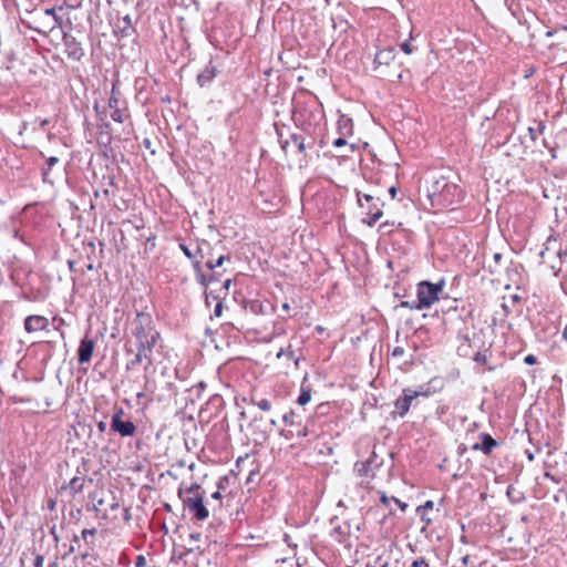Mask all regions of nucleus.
Masks as SVG:
<instances>
[{
  "mask_svg": "<svg viewBox=\"0 0 567 567\" xmlns=\"http://www.w3.org/2000/svg\"><path fill=\"white\" fill-rule=\"evenodd\" d=\"M462 198V189L444 176L435 179L429 188V199L431 200V205L437 209L447 208L458 204Z\"/></svg>",
  "mask_w": 567,
  "mask_h": 567,
  "instance_id": "1",
  "label": "nucleus"
},
{
  "mask_svg": "<svg viewBox=\"0 0 567 567\" xmlns=\"http://www.w3.org/2000/svg\"><path fill=\"white\" fill-rule=\"evenodd\" d=\"M132 333L136 338V344H145L152 338H159V332L155 329L151 315L145 312L136 315Z\"/></svg>",
  "mask_w": 567,
  "mask_h": 567,
  "instance_id": "2",
  "label": "nucleus"
},
{
  "mask_svg": "<svg viewBox=\"0 0 567 567\" xmlns=\"http://www.w3.org/2000/svg\"><path fill=\"white\" fill-rule=\"evenodd\" d=\"M443 282L432 284L422 281L417 285V301L420 306L425 309L430 308L439 300V293L443 290Z\"/></svg>",
  "mask_w": 567,
  "mask_h": 567,
  "instance_id": "3",
  "label": "nucleus"
},
{
  "mask_svg": "<svg viewBox=\"0 0 567 567\" xmlns=\"http://www.w3.org/2000/svg\"><path fill=\"white\" fill-rule=\"evenodd\" d=\"M159 338H152L145 344H136L137 352L133 360H131L127 364V368H134L141 364L143 361H146L147 364H152V357L155 346L159 342Z\"/></svg>",
  "mask_w": 567,
  "mask_h": 567,
  "instance_id": "4",
  "label": "nucleus"
},
{
  "mask_svg": "<svg viewBox=\"0 0 567 567\" xmlns=\"http://www.w3.org/2000/svg\"><path fill=\"white\" fill-rule=\"evenodd\" d=\"M123 410L118 409L112 416L111 429L121 436H131L135 433L136 426L130 420H122Z\"/></svg>",
  "mask_w": 567,
  "mask_h": 567,
  "instance_id": "5",
  "label": "nucleus"
},
{
  "mask_svg": "<svg viewBox=\"0 0 567 567\" xmlns=\"http://www.w3.org/2000/svg\"><path fill=\"white\" fill-rule=\"evenodd\" d=\"M183 502L197 520H205L209 516V512L205 507L202 496H189L184 498Z\"/></svg>",
  "mask_w": 567,
  "mask_h": 567,
  "instance_id": "6",
  "label": "nucleus"
},
{
  "mask_svg": "<svg viewBox=\"0 0 567 567\" xmlns=\"http://www.w3.org/2000/svg\"><path fill=\"white\" fill-rule=\"evenodd\" d=\"M420 395L419 392L405 389L403 395L398 398L394 406L400 416H404L411 406L412 401Z\"/></svg>",
  "mask_w": 567,
  "mask_h": 567,
  "instance_id": "7",
  "label": "nucleus"
},
{
  "mask_svg": "<svg viewBox=\"0 0 567 567\" xmlns=\"http://www.w3.org/2000/svg\"><path fill=\"white\" fill-rule=\"evenodd\" d=\"M63 41L68 58L80 61L84 54L81 43L72 35H64Z\"/></svg>",
  "mask_w": 567,
  "mask_h": 567,
  "instance_id": "8",
  "label": "nucleus"
},
{
  "mask_svg": "<svg viewBox=\"0 0 567 567\" xmlns=\"http://www.w3.org/2000/svg\"><path fill=\"white\" fill-rule=\"evenodd\" d=\"M49 320L43 316H29L24 320V329L27 332L32 333L37 331L48 330Z\"/></svg>",
  "mask_w": 567,
  "mask_h": 567,
  "instance_id": "9",
  "label": "nucleus"
},
{
  "mask_svg": "<svg viewBox=\"0 0 567 567\" xmlns=\"http://www.w3.org/2000/svg\"><path fill=\"white\" fill-rule=\"evenodd\" d=\"M93 350L94 341L87 338L82 339L78 350L79 362L82 364L89 362L91 360Z\"/></svg>",
  "mask_w": 567,
  "mask_h": 567,
  "instance_id": "10",
  "label": "nucleus"
},
{
  "mask_svg": "<svg viewBox=\"0 0 567 567\" xmlns=\"http://www.w3.org/2000/svg\"><path fill=\"white\" fill-rule=\"evenodd\" d=\"M482 443L473 445V450H481L484 454L489 455L492 450L497 446V442L488 434H481Z\"/></svg>",
  "mask_w": 567,
  "mask_h": 567,
  "instance_id": "11",
  "label": "nucleus"
},
{
  "mask_svg": "<svg viewBox=\"0 0 567 567\" xmlns=\"http://www.w3.org/2000/svg\"><path fill=\"white\" fill-rule=\"evenodd\" d=\"M394 59V49L388 48L379 51L375 54L374 63L378 64H389Z\"/></svg>",
  "mask_w": 567,
  "mask_h": 567,
  "instance_id": "12",
  "label": "nucleus"
},
{
  "mask_svg": "<svg viewBox=\"0 0 567 567\" xmlns=\"http://www.w3.org/2000/svg\"><path fill=\"white\" fill-rule=\"evenodd\" d=\"M391 561V555L389 551L383 550L372 561L369 563V567H389Z\"/></svg>",
  "mask_w": 567,
  "mask_h": 567,
  "instance_id": "13",
  "label": "nucleus"
},
{
  "mask_svg": "<svg viewBox=\"0 0 567 567\" xmlns=\"http://www.w3.org/2000/svg\"><path fill=\"white\" fill-rule=\"evenodd\" d=\"M64 488L68 489L72 496H74L75 494L81 493L83 491L84 478L75 476L69 482L68 486Z\"/></svg>",
  "mask_w": 567,
  "mask_h": 567,
  "instance_id": "14",
  "label": "nucleus"
},
{
  "mask_svg": "<svg viewBox=\"0 0 567 567\" xmlns=\"http://www.w3.org/2000/svg\"><path fill=\"white\" fill-rule=\"evenodd\" d=\"M374 208V210H372V208H369V217L363 219V223H365L368 226H373L383 215L382 210L379 207Z\"/></svg>",
  "mask_w": 567,
  "mask_h": 567,
  "instance_id": "15",
  "label": "nucleus"
},
{
  "mask_svg": "<svg viewBox=\"0 0 567 567\" xmlns=\"http://www.w3.org/2000/svg\"><path fill=\"white\" fill-rule=\"evenodd\" d=\"M56 163H59V158L55 156L47 158L45 166L42 168V176L44 182L48 181L49 172Z\"/></svg>",
  "mask_w": 567,
  "mask_h": 567,
  "instance_id": "16",
  "label": "nucleus"
},
{
  "mask_svg": "<svg viewBox=\"0 0 567 567\" xmlns=\"http://www.w3.org/2000/svg\"><path fill=\"white\" fill-rule=\"evenodd\" d=\"M215 76V73L213 70H205L203 73H200L197 78L198 83L203 86L210 82Z\"/></svg>",
  "mask_w": 567,
  "mask_h": 567,
  "instance_id": "17",
  "label": "nucleus"
},
{
  "mask_svg": "<svg viewBox=\"0 0 567 567\" xmlns=\"http://www.w3.org/2000/svg\"><path fill=\"white\" fill-rule=\"evenodd\" d=\"M311 400V390L309 388H301V392L298 396V404L305 405Z\"/></svg>",
  "mask_w": 567,
  "mask_h": 567,
  "instance_id": "18",
  "label": "nucleus"
},
{
  "mask_svg": "<svg viewBox=\"0 0 567 567\" xmlns=\"http://www.w3.org/2000/svg\"><path fill=\"white\" fill-rule=\"evenodd\" d=\"M354 471L358 473L359 476H365V475H368V473L370 471V463L369 462L355 463Z\"/></svg>",
  "mask_w": 567,
  "mask_h": 567,
  "instance_id": "19",
  "label": "nucleus"
},
{
  "mask_svg": "<svg viewBox=\"0 0 567 567\" xmlns=\"http://www.w3.org/2000/svg\"><path fill=\"white\" fill-rule=\"evenodd\" d=\"M251 403L257 405L261 411H269L271 409V403L267 399L256 400V398H251Z\"/></svg>",
  "mask_w": 567,
  "mask_h": 567,
  "instance_id": "20",
  "label": "nucleus"
},
{
  "mask_svg": "<svg viewBox=\"0 0 567 567\" xmlns=\"http://www.w3.org/2000/svg\"><path fill=\"white\" fill-rule=\"evenodd\" d=\"M110 116L118 123H123L125 117L124 112L120 107L111 110Z\"/></svg>",
  "mask_w": 567,
  "mask_h": 567,
  "instance_id": "21",
  "label": "nucleus"
},
{
  "mask_svg": "<svg viewBox=\"0 0 567 567\" xmlns=\"http://www.w3.org/2000/svg\"><path fill=\"white\" fill-rule=\"evenodd\" d=\"M291 143L298 148L300 153L305 152V143L303 140L298 135L291 136Z\"/></svg>",
  "mask_w": 567,
  "mask_h": 567,
  "instance_id": "22",
  "label": "nucleus"
},
{
  "mask_svg": "<svg viewBox=\"0 0 567 567\" xmlns=\"http://www.w3.org/2000/svg\"><path fill=\"white\" fill-rule=\"evenodd\" d=\"M109 109L110 110H113V109H117L118 107V99L117 96L115 95V86L113 85V89H112V94L109 99Z\"/></svg>",
  "mask_w": 567,
  "mask_h": 567,
  "instance_id": "23",
  "label": "nucleus"
},
{
  "mask_svg": "<svg viewBox=\"0 0 567 567\" xmlns=\"http://www.w3.org/2000/svg\"><path fill=\"white\" fill-rule=\"evenodd\" d=\"M225 260V256H219L215 261L209 260L206 262L207 268L215 269L217 267H220Z\"/></svg>",
  "mask_w": 567,
  "mask_h": 567,
  "instance_id": "24",
  "label": "nucleus"
},
{
  "mask_svg": "<svg viewBox=\"0 0 567 567\" xmlns=\"http://www.w3.org/2000/svg\"><path fill=\"white\" fill-rule=\"evenodd\" d=\"M400 306H401L402 308H409V309H415V310H421V309H423V308L420 306V302H419V301H413V302H410V301H402Z\"/></svg>",
  "mask_w": 567,
  "mask_h": 567,
  "instance_id": "25",
  "label": "nucleus"
},
{
  "mask_svg": "<svg viewBox=\"0 0 567 567\" xmlns=\"http://www.w3.org/2000/svg\"><path fill=\"white\" fill-rule=\"evenodd\" d=\"M357 196H358V203L361 207H363V199L368 203L372 202L374 199L373 196L369 195V194H364L362 195L360 192L357 193Z\"/></svg>",
  "mask_w": 567,
  "mask_h": 567,
  "instance_id": "26",
  "label": "nucleus"
},
{
  "mask_svg": "<svg viewBox=\"0 0 567 567\" xmlns=\"http://www.w3.org/2000/svg\"><path fill=\"white\" fill-rule=\"evenodd\" d=\"M351 120L346 117V116H342L339 121H338V125L340 128H349V131L351 130Z\"/></svg>",
  "mask_w": 567,
  "mask_h": 567,
  "instance_id": "27",
  "label": "nucleus"
},
{
  "mask_svg": "<svg viewBox=\"0 0 567 567\" xmlns=\"http://www.w3.org/2000/svg\"><path fill=\"white\" fill-rule=\"evenodd\" d=\"M295 416H296L295 412L290 411L284 415L282 420L286 424L293 425Z\"/></svg>",
  "mask_w": 567,
  "mask_h": 567,
  "instance_id": "28",
  "label": "nucleus"
},
{
  "mask_svg": "<svg viewBox=\"0 0 567 567\" xmlns=\"http://www.w3.org/2000/svg\"><path fill=\"white\" fill-rule=\"evenodd\" d=\"M411 567H429V564L424 558H417L412 561Z\"/></svg>",
  "mask_w": 567,
  "mask_h": 567,
  "instance_id": "29",
  "label": "nucleus"
},
{
  "mask_svg": "<svg viewBox=\"0 0 567 567\" xmlns=\"http://www.w3.org/2000/svg\"><path fill=\"white\" fill-rule=\"evenodd\" d=\"M44 16L52 17L54 19L55 23L59 22V17L55 14V9L54 8H47L44 10Z\"/></svg>",
  "mask_w": 567,
  "mask_h": 567,
  "instance_id": "30",
  "label": "nucleus"
},
{
  "mask_svg": "<svg viewBox=\"0 0 567 567\" xmlns=\"http://www.w3.org/2000/svg\"><path fill=\"white\" fill-rule=\"evenodd\" d=\"M401 50L405 53V54H411L413 52V48L412 45L409 43V42H403L401 44Z\"/></svg>",
  "mask_w": 567,
  "mask_h": 567,
  "instance_id": "31",
  "label": "nucleus"
},
{
  "mask_svg": "<svg viewBox=\"0 0 567 567\" xmlns=\"http://www.w3.org/2000/svg\"><path fill=\"white\" fill-rule=\"evenodd\" d=\"M524 362L528 365L537 363V358L534 354H528L524 358Z\"/></svg>",
  "mask_w": 567,
  "mask_h": 567,
  "instance_id": "32",
  "label": "nucleus"
},
{
  "mask_svg": "<svg viewBox=\"0 0 567 567\" xmlns=\"http://www.w3.org/2000/svg\"><path fill=\"white\" fill-rule=\"evenodd\" d=\"M181 249L183 250V252L190 259H193L195 257V255L190 251V249L188 248V246L184 245V244H181L179 245Z\"/></svg>",
  "mask_w": 567,
  "mask_h": 567,
  "instance_id": "33",
  "label": "nucleus"
},
{
  "mask_svg": "<svg viewBox=\"0 0 567 567\" xmlns=\"http://www.w3.org/2000/svg\"><path fill=\"white\" fill-rule=\"evenodd\" d=\"M332 144L334 147H341L347 144V141L343 137H339V138H336Z\"/></svg>",
  "mask_w": 567,
  "mask_h": 567,
  "instance_id": "34",
  "label": "nucleus"
},
{
  "mask_svg": "<svg viewBox=\"0 0 567 567\" xmlns=\"http://www.w3.org/2000/svg\"><path fill=\"white\" fill-rule=\"evenodd\" d=\"M81 534H82V538L86 540L87 536H93L95 534V529L94 528L83 529Z\"/></svg>",
  "mask_w": 567,
  "mask_h": 567,
  "instance_id": "35",
  "label": "nucleus"
},
{
  "mask_svg": "<svg viewBox=\"0 0 567 567\" xmlns=\"http://www.w3.org/2000/svg\"><path fill=\"white\" fill-rule=\"evenodd\" d=\"M221 312H223V303H221V302H218V303L215 306L214 315H215V317H220V316H221Z\"/></svg>",
  "mask_w": 567,
  "mask_h": 567,
  "instance_id": "36",
  "label": "nucleus"
},
{
  "mask_svg": "<svg viewBox=\"0 0 567 567\" xmlns=\"http://www.w3.org/2000/svg\"><path fill=\"white\" fill-rule=\"evenodd\" d=\"M403 353H404V349L402 347H396L392 351L393 357H401V355H403Z\"/></svg>",
  "mask_w": 567,
  "mask_h": 567,
  "instance_id": "37",
  "label": "nucleus"
},
{
  "mask_svg": "<svg viewBox=\"0 0 567 567\" xmlns=\"http://www.w3.org/2000/svg\"><path fill=\"white\" fill-rule=\"evenodd\" d=\"M286 355H288L290 359H293V360H295L296 365H298V361H299V359L295 357V352L290 349V347H289V348H288V350L286 351Z\"/></svg>",
  "mask_w": 567,
  "mask_h": 567,
  "instance_id": "38",
  "label": "nucleus"
},
{
  "mask_svg": "<svg viewBox=\"0 0 567 567\" xmlns=\"http://www.w3.org/2000/svg\"><path fill=\"white\" fill-rule=\"evenodd\" d=\"M474 360L476 362L484 363L486 361V358H485L484 354L478 352V353L475 354Z\"/></svg>",
  "mask_w": 567,
  "mask_h": 567,
  "instance_id": "39",
  "label": "nucleus"
},
{
  "mask_svg": "<svg viewBox=\"0 0 567 567\" xmlns=\"http://www.w3.org/2000/svg\"><path fill=\"white\" fill-rule=\"evenodd\" d=\"M136 566L137 567L145 566V558L143 556H137V558H136Z\"/></svg>",
  "mask_w": 567,
  "mask_h": 567,
  "instance_id": "40",
  "label": "nucleus"
},
{
  "mask_svg": "<svg viewBox=\"0 0 567 567\" xmlns=\"http://www.w3.org/2000/svg\"><path fill=\"white\" fill-rule=\"evenodd\" d=\"M71 2V8H79L81 6L82 0H69Z\"/></svg>",
  "mask_w": 567,
  "mask_h": 567,
  "instance_id": "41",
  "label": "nucleus"
},
{
  "mask_svg": "<svg viewBox=\"0 0 567 567\" xmlns=\"http://www.w3.org/2000/svg\"><path fill=\"white\" fill-rule=\"evenodd\" d=\"M199 486L197 484H193L189 487L185 489L186 493H193L194 491L198 489Z\"/></svg>",
  "mask_w": 567,
  "mask_h": 567,
  "instance_id": "42",
  "label": "nucleus"
},
{
  "mask_svg": "<svg viewBox=\"0 0 567 567\" xmlns=\"http://www.w3.org/2000/svg\"><path fill=\"white\" fill-rule=\"evenodd\" d=\"M43 558L41 556L35 558L34 566L35 567H42Z\"/></svg>",
  "mask_w": 567,
  "mask_h": 567,
  "instance_id": "43",
  "label": "nucleus"
},
{
  "mask_svg": "<svg viewBox=\"0 0 567 567\" xmlns=\"http://www.w3.org/2000/svg\"><path fill=\"white\" fill-rule=\"evenodd\" d=\"M97 429H99L100 432H104L105 429H106V423L103 422V421L99 422Z\"/></svg>",
  "mask_w": 567,
  "mask_h": 567,
  "instance_id": "44",
  "label": "nucleus"
},
{
  "mask_svg": "<svg viewBox=\"0 0 567 567\" xmlns=\"http://www.w3.org/2000/svg\"><path fill=\"white\" fill-rule=\"evenodd\" d=\"M433 507V502L432 501H427L424 506L422 507H419L417 511H421L422 508H432Z\"/></svg>",
  "mask_w": 567,
  "mask_h": 567,
  "instance_id": "45",
  "label": "nucleus"
},
{
  "mask_svg": "<svg viewBox=\"0 0 567 567\" xmlns=\"http://www.w3.org/2000/svg\"><path fill=\"white\" fill-rule=\"evenodd\" d=\"M392 499H393V501H394V502H395V503L401 507V509H403V511L405 509L406 504L401 503L399 499H396V498H394V497H393Z\"/></svg>",
  "mask_w": 567,
  "mask_h": 567,
  "instance_id": "46",
  "label": "nucleus"
},
{
  "mask_svg": "<svg viewBox=\"0 0 567 567\" xmlns=\"http://www.w3.org/2000/svg\"><path fill=\"white\" fill-rule=\"evenodd\" d=\"M389 193H390L391 197H392V198H394V197H395V195H396V188H395V187H393V186H392V187H390V188H389Z\"/></svg>",
  "mask_w": 567,
  "mask_h": 567,
  "instance_id": "47",
  "label": "nucleus"
},
{
  "mask_svg": "<svg viewBox=\"0 0 567 567\" xmlns=\"http://www.w3.org/2000/svg\"><path fill=\"white\" fill-rule=\"evenodd\" d=\"M124 518H125V520H130V518H131L128 508H124Z\"/></svg>",
  "mask_w": 567,
  "mask_h": 567,
  "instance_id": "48",
  "label": "nucleus"
},
{
  "mask_svg": "<svg viewBox=\"0 0 567 567\" xmlns=\"http://www.w3.org/2000/svg\"><path fill=\"white\" fill-rule=\"evenodd\" d=\"M212 497L215 498V499H220L221 498V494H220V492L217 491V492L213 493Z\"/></svg>",
  "mask_w": 567,
  "mask_h": 567,
  "instance_id": "49",
  "label": "nucleus"
},
{
  "mask_svg": "<svg viewBox=\"0 0 567 567\" xmlns=\"http://www.w3.org/2000/svg\"><path fill=\"white\" fill-rule=\"evenodd\" d=\"M286 351L285 349H280L279 352L277 353V358L280 359L282 355H286Z\"/></svg>",
  "mask_w": 567,
  "mask_h": 567,
  "instance_id": "50",
  "label": "nucleus"
},
{
  "mask_svg": "<svg viewBox=\"0 0 567 567\" xmlns=\"http://www.w3.org/2000/svg\"><path fill=\"white\" fill-rule=\"evenodd\" d=\"M282 309L288 312L290 310V305L288 302L282 303Z\"/></svg>",
  "mask_w": 567,
  "mask_h": 567,
  "instance_id": "51",
  "label": "nucleus"
},
{
  "mask_svg": "<svg viewBox=\"0 0 567 567\" xmlns=\"http://www.w3.org/2000/svg\"><path fill=\"white\" fill-rule=\"evenodd\" d=\"M558 256L561 258L564 256H567V248L565 250H559Z\"/></svg>",
  "mask_w": 567,
  "mask_h": 567,
  "instance_id": "52",
  "label": "nucleus"
},
{
  "mask_svg": "<svg viewBox=\"0 0 567 567\" xmlns=\"http://www.w3.org/2000/svg\"><path fill=\"white\" fill-rule=\"evenodd\" d=\"M297 435L298 436H306L307 435L306 429H303L302 431H298Z\"/></svg>",
  "mask_w": 567,
  "mask_h": 567,
  "instance_id": "53",
  "label": "nucleus"
},
{
  "mask_svg": "<svg viewBox=\"0 0 567 567\" xmlns=\"http://www.w3.org/2000/svg\"><path fill=\"white\" fill-rule=\"evenodd\" d=\"M563 339L567 340V323H566V327L564 328V331H563Z\"/></svg>",
  "mask_w": 567,
  "mask_h": 567,
  "instance_id": "54",
  "label": "nucleus"
},
{
  "mask_svg": "<svg viewBox=\"0 0 567 567\" xmlns=\"http://www.w3.org/2000/svg\"><path fill=\"white\" fill-rule=\"evenodd\" d=\"M47 124H48V120H41L40 121V126L41 127H44Z\"/></svg>",
  "mask_w": 567,
  "mask_h": 567,
  "instance_id": "55",
  "label": "nucleus"
},
{
  "mask_svg": "<svg viewBox=\"0 0 567 567\" xmlns=\"http://www.w3.org/2000/svg\"><path fill=\"white\" fill-rule=\"evenodd\" d=\"M231 281L229 279H227L224 284L225 288L228 289L229 286H230Z\"/></svg>",
  "mask_w": 567,
  "mask_h": 567,
  "instance_id": "56",
  "label": "nucleus"
},
{
  "mask_svg": "<svg viewBox=\"0 0 567 567\" xmlns=\"http://www.w3.org/2000/svg\"><path fill=\"white\" fill-rule=\"evenodd\" d=\"M501 258H502V255H501V254H495V255H494V259H495L496 261L501 260Z\"/></svg>",
  "mask_w": 567,
  "mask_h": 567,
  "instance_id": "57",
  "label": "nucleus"
},
{
  "mask_svg": "<svg viewBox=\"0 0 567 567\" xmlns=\"http://www.w3.org/2000/svg\"><path fill=\"white\" fill-rule=\"evenodd\" d=\"M381 501H382V503L386 504L388 503V497L383 494L381 496Z\"/></svg>",
  "mask_w": 567,
  "mask_h": 567,
  "instance_id": "58",
  "label": "nucleus"
},
{
  "mask_svg": "<svg viewBox=\"0 0 567 567\" xmlns=\"http://www.w3.org/2000/svg\"><path fill=\"white\" fill-rule=\"evenodd\" d=\"M290 144L289 141H286L285 144L282 145V148L286 150V147Z\"/></svg>",
  "mask_w": 567,
  "mask_h": 567,
  "instance_id": "59",
  "label": "nucleus"
},
{
  "mask_svg": "<svg viewBox=\"0 0 567 567\" xmlns=\"http://www.w3.org/2000/svg\"><path fill=\"white\" fill-rule=\"evenodd\" d=\"M529 133H530V135H532V138H535V136H534V130H533V128H529Z\"/></svg>",
  "mask_w": 567,
  "mask_h": 567,
  "instance_id": "60",
  "label": "nucleus"
},
{
  "mask_svg": "<svg viewBox=\"0 0 567 567\" xmlns=\"http://www.w3.org/2000/svg\"><path fill=\"white\" fill-rule=\"evenodd\" d=\"M386 225H388V223L380 225V229L384 228Z\"/></svg>",
  "mask_w": 567,
  "mask_h": 567,
  "instance_id": "61",
  "label": "nucleus"
},
{
  "mask_svg": "<svg viewBox=\"0 0 567 567\" xmlns=\"http://www.w3.org/2000/svg\"><path fill=\"white\" fill-rule=\"evenodd\" d=\"M194 266L197 268L199 266V261H195Z\"/></svg>",
  "mask_w": 567,
  "mask_h": 567,
  "instance_id": "62",
  "label": "nucleus"
},
{
  "mask_svg": "<svg viewBox=\"0 0 567 567\" xmlns=\"http://www.w3.org/2000/svg\"><path fill=\"white\" fill-rule=\"evenodd\" d=\"M182 493H183V489H182V488H179V491H178V495H179L181 497H182Z\"/></svg>",
  "mask_w": 567,
  "mask_h": 567,
  "instance_id": "63",
  "label": "nucleus"
}]
</instances>
